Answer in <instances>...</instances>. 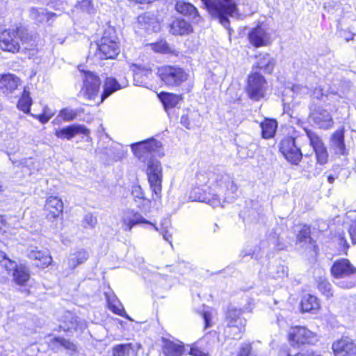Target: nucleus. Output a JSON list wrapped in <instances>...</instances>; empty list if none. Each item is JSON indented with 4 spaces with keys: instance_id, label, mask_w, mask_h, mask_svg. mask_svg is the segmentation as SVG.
<instances>
[{
    "instance_id": "61",
    "label": "nucleus",
    "mask_w": 356,
    "mask_h": 356,
    "mask_svg": "<svg viewBox=\"0 0 356 356\" xmlns=\"http://www.w3.org/2000/svg\"><path fill=\"white\" fill-rule=\"evenodd\" d=\"M42 113L44 115H45L49 119H51L54 116V113L49 108H48L47 106H45L43 108V113Z\"/></svg>"
},
{
    "instance_id": "13",
    "label": "nucleus",
    "mask_w": 356,
    "mask_h": 356,
    "mask_svg": "<svg viewBox=\"0 0 356 356\" xmlns=\"http://www.w3.org/2000/svg\"><path fill=\"white\" fill-rule=\"evenodd\" d=\"M280 150L285 159L292 164H298L302 158L301 151L296 146L294 138L286 137L282 140Z\"/></svg>"
},
{
    "instance_id": "24",
    "label": "nucleus",
    "mask_w": 356,
    "mask_h": 356,
    "mask_svg": "<svg viewBox=\"0 0 356 356\" xmlns=\"http://www.w3.org/2000/svg\"><path fill=\"white\" fill-rule=\"evenodd\" d=\"M28 256L31 259L36 261L37 266L42 268L48 266L52 261V258L47 251L38 250L37 248L31 250Z\"/></svg>"
},
{
    "instance_id": "16",
    "label": "nucleus",
    "mask_w": 356,
    "mask_h": 356,
    "mask_svg": "<svg viewBox=\"0 0 356 356\" xmlns=\"http://www.w3.org/2000/svg\"><path fill=\"white\" fill-rule=\"evenodd\" d=\"M46 217L49 220H53L62 216L63 211V202L60 198L56 196H49L44 205Z\"/></svg>"
},
{
    "instance_id": "45",
    "label": "nucleus",
    "mask_w": 356,
    "mask_h": 356,
    "mask_svg": "<svg viewBox=\"0 0 356 356\" xmlns=\"http://www.w3.org/2000/svg\"><path fill=\"white\" fill-rule=\"evenodd\" d=\"M152 49L157 53L170 54L171 48L169 47L166 41L161 40L159 42L150 44Z\"/></svg>"
},
{
    "instance_id": "58",
    "label": "nucleus",
    "mask_w": 356,
    "mask_h": 356,
    "mask_svg": "<svg viewBox=\"0 0 356 356\" xmlns=\"http://www.w3.org/2000/svg\"><path fill=\"white\" fill-rule=\"evenodd\" d=\"M254 254V251H252V248H246L245 249L243 250L241 253V256L242 257H245L246 256H251L252 257Z\"/></svg>"
},
{
    "instance_id": "54",
    "label": "nucleus",
    "mask_w": 356,
    "mask_h": 356,
    "mask_svg": "<svg viewBox=\"0 0 356 356\" xmlns=\"http://www.w3.org/2000/svg\"><path fill=\"white\" fill-rule=\"evenodd\" d=\"M189 354L193 356H209V355L195 346L190 347Z\"/></svg>"
},
{
    "instance_id": "64",
    "label": "nucleus",
    "mask_w": 356,
    "mask_h": 356,
    "mask_svg": "<svg viewBox=\"0 0 356 356\" xmlns=\"http://www.w3.org/2000/svg\"><path fill=\"white\" fill-rule=\"evenodd\" d=\"M335 180V178L332 175H329L327 177V181L330 184H332Z\"/></svg>"
},
{
    "instance_id": "33",
    "label": "nucleus",
    "mask_w": 356,
    "mask_h": 356,
    "mask_svg": "<svg viewBox=\"0 0 356 356\" xmlns=\"http://www.w3.org/2000/svg\"><path fill=\"white\" fill-rule=\"evenodd\" d=\"M246 320L238 321V324L227 325L226 334L232 339H240L241 334L245 331Z\"/></svg>"
},
{
    "instance_id": "42",
    "label": "nucleus",
    "mask_w": 356,
    "mask_h": 356,
    "mask_svg": "<svg viewBox=\"0 0 356 356\" xmlns=\"http://www.w3.org/2000/svg\"><path fill=\"white\" fill-rule=\"evenodd\" d=\"M242 309L230 308L227 313V325L238 324V321L245 320L241 317Z\"/></svg>"
},
{
    "instance_id": "14",
    "label": "nucleus",
    "mask_w": 356,
    "mask_h": 356,
    "mask_svg": "<svg viewBox=\"0 0 356 356\" xmlns=\"http://www.w3.org/2000/svg\"><path fill=\"white\" fill-rule=\"evenodd\" d=\"M306 135L309 140L310 145L316 154L317 163L324 165L327 162L328 153L322 139L314 132L305 129Z\"/></svg>"
},
{
    "instance_id": "48",
    "label": "nucleus",
    "mask_w": 356,
    "mask_h": 356,
    "mask_svg": "<svg viewBox=\"0 0 356 356\" xmlns=\"http://www.w3.org/2000/svg\"><path fill=\"white\" fill-rule=\"evenodd\" d=\"M237 356H257L252 352L250 343H244L241 345Z\"/></svg>"
},
{
    "instance_id": "28",
    "label": "nucleus",
    "mask_w": 356,
    "mask_h": 356,
    "mask_svg": "<svg viewBox=\"0 0 356 356\" xmlns=\"http://www.w3.org/2000/svg\"><path fill=\"white\" fill-rule=\"evenodd\" d=\"M163 351L165 356H181L184 352L182 344L163 339Z\"/></svg>"
},
{
    "instance_id": "46",
    "label": "nucleus",
    "mask_w": 356,
    "mask_h": 356,
    "mask_svg": "<svg viewBox=\"0 0 356 356\" xmlns=\"http://www.w3.org/2000/svg\"><path fill=\"white\" fill-rule=\"evenodd\" d=\"M77 116V111L76 110L65 108L60 111L59 117L64 121H71L75 119Z\"/></svg>"
},
{
    "instance_id": "35",
    "label": "nucleus",
    "mask_w": 356,
    "mask_h": 356,
    "mask_svg": "<svg viewBox=\"0 0 356 356\" xmlns=\"http://www.w3.org/2000/svg\"><path fill=\"white\" fill-rule=\"evenodd\" d=\"M320 307L317 298L314 296L307 294L301 300V307L304 312H309L318 309Z\"/></svg>"
},
{
    "instance_id": "55",
    "label": "nucleus",
    "mask_w": 356,
    "mask_h": 356,
    "mask_svg": "<svg viewBox=\"0 0 356 356\" xmlns=\"http://www.w3.org/2000/svg\"><path fill=\"white\" fill-rule=\"evenodd\" d=\"M105 296L107 300L108 307H110L111 305L114 303H118V298L114 294H109L108 293H105Z\"/></svg>"
},
{
    "instance_id": "30",
    "label": "nucleus",
    "mask_w": 356,
    "mask_h": 356,
    "mask_svg": "<svg viewBox=\"0 0 356 356\" xmlns=\"http://www.w3.org/2000/svg\"><path fill=\"white\" fill-rule=\"evenodd\" d=\"M261 129V136L265 139L272 138L276 132L277 123L273 119H265L260 124Z\"/></svg>"
},
{
    "instance_id": "31",
    "label": "nucleus",
    "mask_w": 356,
    "mask_h": 356,
    "mask_svg": "<svg viewBox=\"0 0 356 356\" xmlns=\"http://www.w3.org/2000/svg\"><path fill=\"white\" fill-rule=\"evenodd\" d=\"M56 15L53 13H49L46 9L40 8H31L30 10V17L32 19L39 23L49 22Z\"/></svg>"
},
{
    "instance_id": "3",
    "label": "nucleus",
    "mask_w": 356,
    "mask_h": 356,
    "mask_svg": "<svg viewBox=\"0 0 356 356\" xmlns=\"http://www.w3.org/2000/svg\"><path fill=\"white\" fill-rule=\"evenodd\" d=\"M330 273L335 284L343 289L356 287V267L348 259L341 258L334 261Z\"/></svg>"
},
{
    "instance_id": "56",
    "label": "nucleus",
    "mask_w": 356,
    "mask_h": 356,
    "mask_svg": "<svg viewBox=\"0 0 356 356\" xmlns=\"http://www.w3.org/2000/svg\"><path fill=\"white\" fill-rule=\"evenodd\" d=\"M202 318L204 321V327L207 328L211 327V315L209 312H204L202 314Z\"/></svg>"
},
{
    "instance_id": "63",
    "label": "nucleus",
    "mask_w": 356,
    "mask_h": 356,
    "mask_svg": "<svg viewBox=\"0 0 356 356\" xmlns=\"http://www.w3.org/2000/svg\"><path fill=\"white\" fill-rule=\"evenodd\" d=\"M300 89V86H293L292 89L291 90H285L284 92H298V90Z\"/></svg>"
},
{
    "instance_id": "49",
    "label": "nucleus",
    "mask_w": 356,
    "mask_h": 356,
    "mask_svg": "<svg viewBox=\"0 0 356 356\" xmlns=\"http://www.w3.org/2000/svg\"><path fill=\"white\" fill-rule=\"evenodd\" d=\"M278 356H321L318 354H315L314 353H308V354H304V353H296L295 355H292L287 347L282 348L278 353Z\"/></svg>"
},
{
    "instance_id": "12",
    "label": "nucleus",
    "mask_w": 356,
    "mask_h": 356,
    "mask_svg": "<svg viewBox=\"0 0 356 356\" xmlns=\"http://www.w3.org/2000/svg\"><path fill=\"white\" fill-rule=\"evenodd\" d=\"M289 341L292 346H300L305 344H315L319 340V337L303 326L292 327L289 331Z\"/></svg>"
},
{
    "instance_id": "2",
    "label": "nucleus",
    "mask_w": 356,
    "mask_h": 356,
    "mask_svg": "<svg viewBox=\"0 0 356 356\" xmlns=\"http://www.w3.org/2000/svg\"><path fill=\"white\" fill-rule=\"evenodd\" d=\"M113 29L105 31L98 42L91 43L89 56L98 59H115L120 52V44Z\"/></svg>"
},
{
    "instance_id": "39",
    "label": "nucleus",
    "mask_w": 356,
    "mask_h": 356,
    "mask_svg": "<svg viewBox=\"0 0 356 356\" xmlns=\"http://www.w3.org/2000/svg\"><path fill=\"white\" fill-rule=\"evenodd\" d=\"M316 282L318 289L323 296L327 298H330L333 296L332 284L326 277H319Z\"/></svg>"
},
{
    "instance_id": "22",
    "label": "nucleus",
    "mask_w": 356,
    "mask_h": 356,
    "mask_svg": "<svg viewBox=\"0 0 356 356\" xmlns=\"http://www.w3.org/2000/svg\"><path fill=\"white\" fill-rule=\"evenodd\" d=\"M19 83V79L16 76L8 74L0 76V92L7 95L13 92Z\"/></svg>"
},
{
    "instance_id": "18",
    "label": "nucleus",
    "mask_w": 356,
    "mask_h": 356,
    "mask_svg": "<svg viewBox=\"0 0 356 356\" xmlns=\"http://www.w3.org/2000/svg\"><path fill=\"white\" fill-rule=\"evenodd\" d=\"M309 117L311 120L321 129H327L333 124L330 113L321 107L314 109Z\"/></svg>"
},
{
    "instance_id": "8",
    "label": "nucleus",
    "mask_w": 356,
    "mask_h": 356,
    "mask_svg": "<svg viewBox=\"0 0 356 356\" xmlns=\"http://www.w3.org/2000/svg\"><path fill=\"white\" fill-rule=\"evenodd\" d=\"M146 173L153 193L152 198L156 200L161 197L162 190L163 169L160 161L156 159H149Z\"/></svg>"
},
{
    "instance_id": "26",
    "label": "nucleus",
    "mask_w": 356,
    "mask_h": 356,
    "mask_svg": "<svg viewBox=\"0 0 356 356\" xmlns=\"http://www.w3.org/2000/svg\"><path fill=\"white\" fill-rule=\"evenodd\" d=\"M89 257L88 251L84 249H80L73 253L70 254L67 259V265L70 268L74 269L79 265L86 262Z\"/></svg>"
},
{
    "instance_id": "36",
    "label": "nucleus",
    "mask_w": 356,
    "mask_h": 356,
    "mask_svg": "<svg viewBox=\"0 0 356 356\" xmlns=\"http://www.w3.org/2000/svg\"><path fill=\"white\" fill-rule=\"evenodd\" d=\"M288 274V268L280 264H273L268 267V276L273 279L282 278Z\"/></svg>"
},
{
    "instance_id": "37",
    "label": "nucleus",
    "mask_w": 356,
    "mask_h": 356,
    "mask_svg": "<svg viewBox=\"0 0 356 356\" xmlns=\"http://www.w3.org/2000/svg\"><path fill=\"white\" fill-rule=\"evenodd\" d=\"M15 282L19 285H24L29 280L30 275L24 266H18L13 273Z\"/></svg>"
},
{
    "instance_id": "50",
    "label": "nucleus",
    "mask_w": 356,
    "mask_h": 356,
    "mask_svg": "<svg viewBox=\"0 0 356 356\" xmlns=\"http://www.w3.org/2000/svg\"><path fill=\"white\" fill-rule=\"evenodd\" d=\"M97 222L96 217L93 216L91 213L86 214L83 220V226L85 227H95Z\"/></svg>"
},
{
    "instance_id": "10",
    "label": "nucleus",
    "mask_w": 356,
    "mask_h": 356,
    "mask_svg": "<svg viewBox=\"0 0 356 356\" xmlns=\"http://www.w3.org/2000/svg\"><path fill=\"white\" fill-rule=\"evenodd\" d=\"M161 81L168 87H177L186 81L188 74L181 67L165 65L159 69Z\"/></svg>"
},
{
    "instance_id": "5",
    "label": "nucleus",
    "mask_w": 356,
    "mask_h": 356,
    "mask_svg": "<svg viewBox=\"0 0 356 356\" xmlns=\"http://www.w3.org/2000/svg\"><path fill=\"white\" fill-rule=\"evenodd\" d=\"M122 220L124 230L128 232H131L132 228L137 225L143 223L151 225L153 226L155 230L160 232L163 236V238L170 243L171 246H172V234L170 232L168 225L164 226V224H162L161 227L159 228L154 224L143 218V216L139 212L136 211L131 209H127L124 211Z\"/></svg>"
},
{
    "instance_id": "43",
    "label": "nucleus",
    "mask_w": 356,
    "mask_h": 356,
    "mask_svg": "<svg viewBox=\"0 0 356 356\" xmlns=\"http://www.w3.org/2000/svg\"><path fill=\"white\" fill-rule=\"evenodd\" d=\"M310 227L307 225H303L297 236V240L299 243H309L314 246V241L310 236Z\"/></svg>"
},
{
    "instance_id": "57",
    "label": "nucleus",
    "mask_w": 356,
    "mask_h": 356,
    "mask_svg": "<svg viewBox=\"0 0 356 356\" xmlns=\"http://www.w3.org/2000/svg\"><path fill=\"white\" fill-rule=\"evenodd\" d=\"M349 234L353 244H356V222L353 224L349 229Z\"/></svg>"
},
{
    "instance_id": "29",
    "label": "nucleus",
    "mask_w": 356,
    "mask_h": 356,
    "mask_svg": "<svg viewBox=\"0 0 356 356\" xmlns=\"http://www.w3.org/2000/svg\"><path fill=\"white\" fill-rule=\"evenodd\" d=\"M119 89H120V86L115 79L112 77L106 78L104 84L103 92L99 97V101L97 102V104L103 102L111 94Z\"/></svg>"
},
{
    "instance_id": "23",
    "label": "nucleus",
    "mask_w": 356,
    "mask_h": 356,
    "mask_svg": "<svg viewBox=\"0 0 356 356\" xmlns=\"http://www.w3.org/2000/svg\"><path fill=\"white\" fill-rule=\"evenodd\" d=\"M175 9L179 13L195 22H198L200 18L197 8L189 2L183 0L178 1L175 5Z\"/></svg>"
},
{
    "instance_id": "41",
    "label": "nucleus",
    "mask_w": 356,
    "mask_h": 356,
    "mask_svg": "<svg viewBox=\"0 0 356 356\" xmlns=\"http://www.w3.org/2000/svg\"><path fill=\"white\" fill-rule=\"evenodd\" d=\"M31 104L32 99L30 97V93L24 89L22 97L18 101L17 108L24 113H29L30 111Z\"/></svg>"
},
{
    "instance_id": "20",
    "label": "nucleus",
    "mask_w": 356,
    "mask_h": 356,
    "mask_svg": "<svg viewBox=\"0 0 356 356\" xmlns=\"http://www.w3.org/2000/svg\"><path fill=\"white\" fill-rule=\"evenodd\" d=\"M330 149L336 154L345 155L347 154L344 142V131L343 129L335 131L330 137Z\"/></svg>"
},
{
    "instance_id": "44",
    "label": "nucleus",
    "mask_w": 356,
    "mask_h": 356,
    "mask_svg": "<svg viewBox=\"0 0 356 356\" xmlns=\"http://www.w3.org/2000/svg\"><path fill=\"white\" fill-rule=\"evenodd\" d=\"M131 195L134 197V201L136 202H138L140 200H143L145 204H146L147 206H149L150 200L145 197L142 188L139 185H134L132 186Z\"/></svg>"
},
{
    "instance_id": "7",
    "label": "nucleus",
    "mask_w": 356,
    "mask_h": 356,
    "mask_svg": "<svg viewBox=\"0 0 356 356\" xmlns=\"http://www.w3.org/2000/svg\"><path fill=\"white\" fill-rule=\"evenodd\" d=\"M267 90V81L258 71L248 75L245 90L251 100L257 102L265 98Z\"/></svg>"
},
{
    "instance_id": "15",
    "label": "nucleus",
    "mask_w": 356,
    "mask_h": 356,
    "mask_svg": "<svg viewBox=\"0 0 356 356\" xmlns=\"http://www.w3.org/2000/svg\"><path fill=\"white\" fill-rule=\"evenodd\" d=\"M248 40L252 46L258 48L270 44V35L264 27L259 25L250 30L248 33Z\"/></svg>"
},
{
    "instance_id": "32",
    "label": "nucleus",
    "mask_w": 356,
    "mask_h": 356,
    "mask_svg": "<svg viewBox=\"0 0 356 356\" xmlns=\"http://www.w3.org/2000/svg\"><path fill=\"white\" fill-rule=\"evenodd\" d=\"M158 96L166 111L175 107L181 100L179 95L170 92H161Z\"/></svg>"
},
{
    "instance_id": "53",
    "label": "nucleus",
    "mask_w": 356,
    "mask_h": 356,
    "mask_svg": "<svg viewBox=\"0 0 356 356\" xmlns=\"http://www.w3.org/2000/svg\"><path fill=\"white\" fill-rule=\"evenodd\" d=\"M2 266L5 267L7 271H14L15 268L18 266L16 265L15 261H13L10 259H5L3 263L2 264Z\"/></svg>"
},
{
    "instance_id": "47",
    "label": "nucleus",
    "mask_w": 356,
    "mask_h": 356,
    "mask_svg": "<svg viewBox=\"0 0 356 356\" xmlns=\"http://www.w3.org/2000/svg\"><path fill=\"white\" fill-rule=\"evenodd\" d=\"M108 309L112 311L114 314L124 317L127 319H131L130 317L125 312L124 307L120 300H118V303H114L108 307Z\"/></svg>"
},
{
    "instance_id": "11",
    "label": "nucleus",
    "mask_w": 356,
    "mask_h": 356,
    "mask_svg": "<svg viewBox=\"0 0 356 356\" xmlns=\"http://www.w3.org/2000/svg\"><path fill=\"white\" fill-rule=\"evenodd\" d=\"M101 81L98 76L92 72H84L83 86L78 96L88 101L95 102L99 98Z\"/></svg>"
},
{
    "instance_id": "62",
    "label": "nucleus",
    "mask_w": 356,
    "mask_h": 356,
    "mask_svg": "<svg viewBox=\"0 0 356 356\" xmlns=\"http://www.w3.org/2000/svg\"><path fill=\"white\" fill-rule=\"evenodd\" d=\"M282 102H283V106H284V112L288 113L287 108H289L290 104H289V102H288L286 101V98H283Z\"/></svg>"
},
{
    "instance_id": "6",
    "label": "nucleus",
    "mask_w": 356,
    "mask_h": 356,
    "mask_svg": "<svg viewBox=\"0 0 356 356\" xmlns=\"http://www.w3.org/2000/svg\"><path fill=\"white\" fill-rule=\"evenodd\" d=\"M209 13L213 18L218 19L219 22L229 31V21L226 18V14H232L234 10V4L230 1L201 0Z\"/></svg>"
},
{
    "instance_id": "27",
    "label": "nucleus",
    "mask_w": 356,
    "mask_h": 356,
    "mask_svg": "<svg viewBox=\"0 0 356 356\" xmlns=\"http://www.w3.org/2000/svg\"><path fill=\"white\" fill-rule=\"evenodd\" d=\"M141 346L136 343H123L119 344L113 348V356H129L131 354L136 353Z\"/></svg>"
},
{
    "instance_id": "9",
    "label": "nucleus",
    "mask_w": 356,
    "mask_h": 356,
    "mask_svg": "<svg viewBox=\"0 0 356 356\" xmlns=\"http://www.w3.org/2000/svg\"><path fill=\"white\" fill-rule=\"evenodd\" d=\"M131 148L135 156L140 161L147 162L156 154H160L161 143L154 138H150L131 144Z\"/></svg>"
},
{
    "instance_id": "25",
    "label": "nucleus",
    "mask_w": 356,
    "mask_h": 356,
    "mask_svg": "<svg viewBox=\"0 0 356 356\" xmlns=\"http://www.w3.org/2000/svg\"><path fill=\"white\" fill-rule=\"evenodd\" d=\"M192 31L191 24L181 18L175 19L170 25V32L175 35H188Z\"/></svg>"
},
{
    "instance_id": "1",
    "label": "nucleus",
    "mask_w": 356,
    "mask_h": 356,
    "mask_svg": "<svg viewBox=\"0 0 356 356\" xmlns=\"http://www.w3.org/2000/svg\"><path fill=\"white\" fill-rule=\"evenodd\" d=\"M238 186L234 178L220 170H200L196 173L190 197L212 207H224L236 196Z\"/></svg>"
},
{
    "instance_id": "34",
    "label": "nucleus",
    "mask_w": 356,
    "mask_h": 356,
    "mask_svg": "<svg viewBox=\"0 0 356 356\" xmlns=\"http://www.w3.org/2000/svg\"><path fill=\"white\" fill-rule=\"evenodd\" d=\"M138 24L141 29L147 31H156V19L153 15L145 13L138 17Z\"/></svg>"
},
{
    "instance_id": "21",
    "label": "nucleus",
    "mask_w": 356,
    "mask_h": 356,
    "mask_svg": "<svg viewBox=\"0 0 356 356\" xmlns=\"http://www.w3.org/2000/svg\"><path fill=\"white\" fill-rule=\"evenodd\" d=\"M257 58V61L252 66V72L260 70L265 73L271 74L275 65V59L268 54H261Z\"/></svg>"
},
{
    "instance_id": "59",
    "label": "nucleus",
    "mask_w": 356,
    "mask_h": 356,
    "mask_svg": "<svg viewBox=\"0 0 356 356\" xmlns=\"http://www.w3.org/2000/svg\"><path fill=\"white\" fill-rule=\"evenodd\" d=\"M339 245H342L345 249L348 248L349 245L347 241L345 239L343 234H339Z\"/></svg>"
},
{
    "instance_id": "19",
    "label": "nucleus",
    "mask_w": 356,
    "mask_h": 356,
    "mask_svg": "<svg viewBox=\"0 0 356 356\" xmlns=\"http://www.w3.org/2000/svg\"><path fill=\"white\" fill-rule=\"evenodd\" d=\"M82 134L88 136L90 131L82 124H72L56 130L55 135L60 139L71 140L76 135Z\"/></svg>"
},
{
    "instance_id": "52",
    "label": "nucleus",
    "mask_w": 356,
    "mask_h": 356,
    "mask_svg": "<svg viewBox=\"0 0 356 356\" xmlns=\"http://www.w3.org/2000/svg\"><path fill=\"white\" fill-rule=\"evenodd\" d=\"M77 8L81 9L83 12L90 13L92 10V4L90 0H82L76 5Z\"/></svg>"
},
{
    "instance_id": "60",
    "label": "nucleus",
    "mask_w": 356,
    "mask_h": 356,
    "mask_svg": "<svg viewBox=\"0 0 356 356\" xmlns=\"http://www.w3.org/2000/svg\"><path fill=\"white\" fill-rule=\"evenodd\" d=\"M34 117L38 120L42 124H45L47 123L50 119L48 118L45 115H44L43 113L42 114H40V115H34Z\"/></svg>"
},
{
    "instance_id": "40",
    "label": "nucleus",
    "mask_w": 356,
    "mask_h": 356,
    "mask_svg": "<svg viewBox=\"0 0 356 356\" xmlns=\"http://www.w3.org/2000/svg\"><path fill=\"white\" fill-rule=\"evenodd\" d=\"M51 344L54 347H63L65 349L67 350H70L72 352H74L76 350V345L71 342L70 340L65 339L63 337H54L51 341Z\"/></svg>"
},
{
    "instance_id": "38",
    "label": "nucleus",
    "mask_w": 356,
    "mask_h": 356,
    "mask_svg": "<svg viewBox=\"0 0 356 356\" xmlns=\"http://www.w3.org/2000/svg\"><path fill=\"white\" fill-rule=\"evenodd\" d=\"M62 321L63 323L59 325L60 330L69 331L76 328L77 318L72 312H66L63 316Z\"/></svg>"
},
{
    "instance_id": "4",
    "label": "nucleus",
    "mask_w": 356,
    "mask_h": 356,
    "mask_svg": "<svg viewBox=\"0 0 356 356\" xmlns=\"http://www.w3.org/2000/svg\"><path fill=\"white\" fill-rule=\"evenodd\" d=\"M31 39L22 28L9 29L0 34V48L3 51L16 53L19 51L20 42L27 44Z\"/></svg>"
},
{
    "instance_id": "17",
    "label": "nucleus",
    "mask_w": 356,
    "mask_h": 356,
    "mask_svg": "<svg viewBox=\"0 0 356 356\" xmlns=\"http://www.w3.org/2000/svg\"><path fill=\"white\" fill-rule=\"evenodd\" d=\"M334 356H355L356 345L348 337L342 338L332 344Z\"/></svg>"
},
{
    "instance_id": "51",
    "label": "nucleus",
    "mask_w": 356,
    "mask_h": 356,
    "mask_svg": "<svg viewBox=\"0 0 356 356\" xmlns=\"http://www.w3.org/2000/svg\"><path fill=\"white\" fill-rule=\"evenodd\" d=\"M197 113H193L188 111L186 114L181 117L180 122L186 129H191V118L193 115H197Z\"/></svg>"
}]
</instances>
